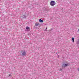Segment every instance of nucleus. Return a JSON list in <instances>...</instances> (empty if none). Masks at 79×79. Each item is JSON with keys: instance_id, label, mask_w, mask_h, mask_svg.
<instances>
[{"instance_id": "f257e3e1", "label": "nucleus", "mask_w": 79, "mask_h": 79, "mask_svg": "<svg viewBox=\"0 0 79 79\" xmlns=\"http://www.w3.org/2000/svg\"><path fill=\"white\" fill-rule=\"evenodd\" d=\"M55 4H56V3L54 1H52L50 2V5L51 6H54L55 5Z\"/></svg>"}, {"instance_id": "f03ea898", "label": "nucleus", "mask_w": 79, "mask_h": 79, "mask_svg": "<svg viewBox=\"0 0 79 79\" xmlns=\"http://www.w3.org/2000/svg\"><path fill=\"white\" fill-rule=\"evenodd\" d=\"M21 53H22L23 56H25L26 54V52L24 50L21 51Z\"/></svg>"}, {"instance_id": "7ed1b4c3", "label": "nucleus", "mask_w": 79, "mask_h": 79, "mask_svg": "<svg viewBox=\"0 0 79 79\" xmlns=\"http://www.w3.org/2000/svg\"><path fill=\"white\" fill-rule=\"evenodd\" d=\"M68 64H63L62 65V67L63 68H66L67 66H68Z\"/></svg>"}, {"instance_id": "20e7f679", "label": "nucleus", "mask_w": 79, "mask_h": 79, "mask_svg": "<svg viewBox=\"0 0 79 79\" xmlns=\"http://www.w3.org/2000/svg\"><path fill=\"white\" fill-rule=\"evenodd\" d=\"M39 21L40 23H43V22H44V21L43 20H42L41 19H40L39 20Z\"/></svg>"}, {"instance_id": "39448f33", "label": "nucleus", "mask_w": 79, "mask_h": 79, "mask_svg": "<svg viewBox=\"0 0 79 79\" xmlns=\"http://www.w3.org/2000/svg\"><path fill=\"white\" fill-rule=\"evenodd\" d=\"M72 42H74V37H73L72 39Z\"/></svg>"}, {"instance_id": "423d86ee", "label": "nucleus", "mask_w": 79, "mask_h": 79, "mask_svg": "<svg viewBox=\"0 0 79 79\" xmlns=\"http://www.w3.org/2000/svg\"><path fill=\"white\" fill-rule=\"evenodd\" d=\"M23 18H26V15H23Z\"/></svg>"}, {"instance_id": "0eeeda50", "label": "nucleus", "mask_w": 79, "mask_h": 79, "mask_svg": "<svg viewBox=\"0 0 79 79\" xmlns=\"http://www.w3.org/2000/svg\"><path fill=\"white\" fill-rule=\"evenodd\" d=\"M39 24H38V23H36V24H35V26H39Z\"/></svg>"}, {"instance_id": "6e6552de", "label": "nucleus", "mask_w": 79, "mask_h": 79, "mask_svg": "<svg viewBox=\"0 0 79 79\" xmlns=\"http://www.w3.org/2000/svg\"><path fill=\"white\" fill-rule=\"evenodd\" d=\"M26 29L28 30V29H29L30 28H29V27H26Z\"/></svg>"}, {"instance_id": "1a4fd4ad", "label": "nucleus", "mask_w": 79, "mask_h": 79, "mask_svg": "<svg viewBox=\"0 0 79 79\" xmlns=\"http://www.w3.org/2000/svg\"><path fill=\"white\" fill-rule=\"evenodd\" d=\"M52 30H53V28H51L50 30V31H52Z\"/></svg>"}, {"instance_id": "9d476101", "label": "nucleus", "mask_w": 79, "mask_h": 79, "mask_svg": "<svg viewBox=\"0 0 79 79\" xmlns=\"http://www.w3.org/2000/svg\"><path fill=\"white\" fill-rule=\"evenodd\" d=\"M8 77H11V75L10 74L8 75Z\"/></svg>"}, {"instance_id": "9b49d317", "label": "nucleus", "mask_w": 79, "mask_h": 79, "mask_svg": "<svg viewBox=\"0 0 79 79\" xmlns=\"http://www.w3.org/2000/svg\"><path fill=\"white\" fill-rule=\"evenodd\" d=\"M77 44H79V40H78V41L77 42Z\"/></svg>"}, {"instance_id": "f8f14e48", "label": "nucleus", "mask_w": 79, "mask_h": 79, "mask_svg": "<svg viewBox=\"0 0 79 79\" xmlns=\"http://www.w3.org/2000/svg\"><path fill=\"white\" fill-rule=\"evenodd\" d=\"M47 27L46 29L45 30V31H46L47 30Z\"/></svg>"}]
</instances>
